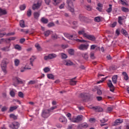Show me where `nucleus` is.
<instances>
[{
    "instance_id": "e433bc0d",
    "label": "nucleus",
    "mask_w": 129,
    "mask_h": 129,
    "mask_svg": "<svg viewBox=\"0 0 129 129\" xmlns=\"http://www.w3.org/2000/svg\"><path fill=\"white\" fill-rule=\"evenodd\" d=\"M82 126L83 128H87V127H88V124L87 123H83L82 124H80V127H81Z\"/></svg>"
},
{
    "instance_id": "ddd939ff",
    "label": "nucleus",
    "mask_w": 129,
    "mask_h": 129,
    "mask_svg": "<svg viewBox=\"0 0 129 129\" xmlns=\"http://www.w3.org/2000/svg\"><path fill=\"white\" fill-rule=\"evenodd\" d=\"M79 35H83L84 38H86L87 35V33H85V29L83 28L81 30L78 31Z\"/></svg>"
},
{
    "instance_id": "7ed1b4c3",
    "label": "nucleus",
    "mask_w": 129,
    "mask_h": 129,
    "mask_svg": "<svg viewBox=\"0 0 129 129\" xmlns=\"http://www.w3.org/2000/svg\"><path fill=\"white\" fill-rule=\"evenodd\" d=\"M83 119V116L82 115H78L77 117L73 116L72 118V122H75L77 123L80 122Z\"/></svg>"
},
{
    "instance_id": "c85d7f7f",
    "label": "nucleus",
    "mask_w": 129,
    "mask_h": 129,
    "mask_svg": "<svg viewBox=\"0 0 129 129\" xmlns=\"http://www.w3.org/2000/svg\"><path fill=\"white\" fill-rule=\"evenodd\" d=\"M35 46L38 51H41V50H42V48H41V46H40V44H39V43L35 44Z\"/></svg>"
},
{
    "instance_id": "f8f14e48",
    "label": "nucleus",
    "mask_w": 129,
    "mask_h": 129,
    "mask_svg": "<svg viewBox=\"0 0 129 129\" xmlns=\"http://www.w3.org/2000/svg\"><path fill=\"white\" fill-rule=\"evenodd\" d=\"M94 110H95V112H101L103 111V109L100 107H92V108Z\"/></svg>"
},
{
    "instance_id": "774afa93",
    "label": "nucleus",
    "mask_w": 129,
    "mask_h": 129,
    "mask_svg": "<svg viewBox=\"0 0 129 129\" xmlns=\"http://www.w3.org/2000/svg\"><path fill=\"white\" fill-rule=\"evenodd\" d=\"M52 38L55 40L58 38V36L55 34H54L52 35Z\"/></svg>"
},
{
    "instance_id": "9d476101",
    "label": "nucleus",
    "mask_w": 129,
    "mask_h": 129,
    "mask_svg": "<svg viewBox=\"0 0 129 129\" xmlns=\"http://www.w3.org/2000/svg\"><path fill=\"white\" fill-rule=\"evenodd\" d=\"M59 121L60 122L63 123V124H66V123H67L68 120L66 117L61 116L59 118Z\"/></svg>"
},
{
    "instance_id": "4d7b16f0",
    "label": "nucleus",
    "mask_w": 129,
    "mask_h": 129,
    "mask_svg": "<svg viewBox=\"0 0 129 129\" xmlns=\"http://www.w3.org/2000/svg\"><path fill=\"white\" fill-rule=\"evenodd\" d=\"M56 108H57L56 106H54L51 107L50 108L48 109V110H49V111H50V112H52V110H54V109H56Z\"/></svg>"
},
{
    "instance_id": "6ab92c4d",
    "label": "nucleus",
    "mask_w": 129,
    "mask_h": 129,
    "mask_svg": "<svg viewBox=\"0 0 129 129\" xmlns=\"http://www.w3.org/2000/svg\"><path fill=\"white\" fill-rule=\"evenodd\" d=\"M84 8L85 9V10H86L87 11H89V12L92 11V7H91V6L90 5L85 6Z\"/></svg>"
},
{
    "instance_id": "4be33fe9",
    "label": "nucleus",
    "mask_w": 129,
    "mask_h": 129,
    "mask_svg": "<svg viewBox=\"0 0 129 129\" xmlns=\"http://www.w3.org/2000/svg\"><path fill=\"white\" fill-rule=\"evenodd\" d=\"M2 51H4V52H8L10 51V46H6L3 48H1Z\"/></svg>"
},
{
    "instance_id": "bb28decb",
    "label": "nucleus",
    "mask_w": 129,
    "mask_h": 129,
    "mask_svg": "<svg viewBox=\"0 0 129 129\" xmlns=\"http://www.w3.org/2000/svg\"><path fill=\"white\" fill-rule=\"evenodd\" d=\"M18 107H19V106H15L11 107L10 108V111L12 112L14 111V110H16V109H17Z\"/></svg>"
},
{
    "instance_id": "79ce46f5",
    "label": "nucleus",
    "mask_w": 129,
    "mask_h": 129,
    "mask_svg": "<svg viewBox=\"0 0 129 129\" xmlns=\"http://www.w3.org/2000/svg\"><path fill=\"white\" fill-rule=\"evenodd\" d=\"M10 117L11 118H13V119H17V118H18V117H17V116H16L15 114H11L10 115Z\"/></svg>"
},
{
    "instance_id": "0eeeda50",
    "label": "nucleus",
    "mask_w": 129,
    "mask_h": 129,
    "mask_svg": "<svg viewBox=\"0 0 129 129\" xmlns=\"http://www.w3.org/2000/svg\"><path fill=\"white\" fill-rule=\"evenodd\" d=\"M41 6H42V0H39L37 2V4H33L32 6V10L35 11V10L39 9Z\"/></svg>"
},
{
    "instance_id": "49530a36",
    "label": "nucleus",
    "mask_w": 129,
    "mask_h": 129,
    "mask_svg": "<svg viewBox=\"0 0 129 129\" xmlns=\"http://www.w3.org/2000/svg\"><path fill=\"white\" fill-rule=\"evenodd\" d=\"M94 21H95V22L99 23V22H100V21H101L100 17H95L94 19Z\"/></svg>"
},
{
    "instance_id": "1a4fd4ad",
    "label": "nucleus",
    "mask_w": 129,
    "mask_h": 129,
    "mask_svg": "<svg viewBox=\"0 0 129 129\" xmlns=\"http://www.w3.org/2000/svg\"><path fill=\"white\" fill-rule=\"evenodd\" d=\"M86 38L88 39V40H90V41H92L93 42L96 40V38L94 35H89L88 34L86 35Z\"/></svg>"
},
{
    "instance_id": "2f4dec72",
    "label": "nucleus",
    "mask_w": 129,
    "mask_h": 129,
    "mask_svg": "<svg viewBox=\"0 0 129 129\" xmlns=\"http://www.w3.org/2000/svg\"><path fill=\"white\" fill-rule=\"evenodd\" d=\"M47 76L48 79H52V80H54V75H53L52 74H47Z\"/></svg>"
},
{
    "instance_id": "412c9836",
    "label": "nucleus",
    "mask_w": 129,
    "mask_h": 129,
    "mask_svg": "<svg viewBox=\"0 0 129 129\" xmlns=\"http://www.w3.org/2000/svg\"><path fill=\"white\" fill-rule=\"evenodd\" d=\"M51 33H52V31L50 30H46L44 32L43 34H44V36H45V37H48L49 35L51 34Z\"/></svg>"
},
{
    "instance_id": "f3484780",
    "label": "nucleus",
    "mask_w": 129,
    "mask_h": 129,
    "mask_svg": "<svg viewBox=\"0 0 129 129\" xmlns=\"http://www.w3.org/2000/svg\"><path fill=\"white\" fill-rule=\"evenodd\" d=\"M94 49H96V50H100V47H98L97 45L95 44H93L91 45L90 49L91 50H94Z\"/></svg>"
},
{
    "instance_id": "f03ea898",
    "label": "nucleus",
    "mask_w": 129,
    "mask_h": 129,
    "mask_svg": "<svg viewBox=\"0 0 129 129\" xmlns=\"http://www.w3.org/2000/svg\"><path fill=\"white\" fill-rule=\"evenodd\" d=\"M73 2L75 0H67V4L68 6V9L72 13H74V6H73Z\"/></svg>"
},
{
    "instance_id": "20e7f679",
    "label": "nucleus",
    "mask_w": 129,
    "mask_h": 129,
    "mask_svg": "<svg viewBox=\"0 0 129 129\" xmlns=\"http://www.w3.org/2000/svg\"><path fill=\"white\" fill-rule=\"evenodd\" d=\"M50 112H51L49 109L42 110L41 113L42 117H43V118H47V117H49L50 115Z\"/></svg>"
},
{
    "instance_id": "09e8293b",
    "label": "nucleus",
    "mask_w": 129,
    "mask_h": 129,
    "mask_svg": "<svg viewBox=\"0 0 129 129\" xmlns=\"http://www.w3.org/2000/svg\"><path fill=\"white\" fill-rule=\"evenodd\" d=\"M27 15L28 17H31V16H32V10L30 9L28 10L27 13Z\"/></svg>"
},
{
    "instance_id": "aec40b11",
    "label": "nucleus",
    "mask_w": 129,
    "mask_h": 129,
    "mask_svg": "<svg viewBox=\"0 0 129 129\" xmlns=\"http://www.w3.org/2000/svg\"><path fill=\"white\" fill-rule=\"evenodd\" d=\"M61 2H62V0H52L53 4L54 6H57V5H59Z\"/></svg>"
},
{
    "instance_id": "bf43d9fd",
    "label": "nucleus",
    "mask_w": 129,
    "mask_h": 129,
    "mask_svg": "<svg viewBox=\"0 0 129 129\" xmlns=\"http://www.w3.org/2000/svg\"><path fill=\"white\" fill-rule=\"evenodd\" d=\"M110 89V91H111V92H114V86L113 85V86L109 87Z\"/></svg>"
},
{
    "instance_id": "7c9ffc66",
    "label": "nucleus",
    "mask_w": 129,
    "mask_h": 129,
    "mask_svg": "<svg viewBox=\"0 0 129 129\" xmlns=\"http://www.w3.org/2000/svg\"><path fill=\"white\" fill-rule=\"evenodd\" d=\"M0 14L1 15H7V11L5 10L2 9L0 8Z\"/></svg>"
},
{
    "instance_id": "a211bd4d",
    "label": "nucleus",
    "mask_w": 129,
    "mask_h": 129,
    "mask_svg": "<svg viewBox=\"0 0 129 129\" xmlns=\"http://www.w3.org/2000/svg\"><path fill=\"white\" fill-rule=\"evenodd\" d=\"M113 108H114V106H110L107 108L106 111L107 112H111L113 110Z\"/></svg>"
},
{
    "instance_id": "0e129e2a",
    "label": "nucleus",
    "mask_w": 129,
    "mask_h": 129,
    "mask_svg": "<svg viewBox=\"0 0 129 129\" xmlns=\"http://www.w3.org/2000/svg\"><path fill=\"white\" fill-rule=\"evenodd\" d=\"M8 109V108L6 106L5 107H3L2 108V111H3V112H5V111H7V110Z\"/></svg>"
},
{
    "instance_id": "37998d69",
    "label": "nucleus",
    "mask_w": 129,
    "mask_h": 129,
    "mask_svg": "<svg viewBox=\"0 0 129 129\" xmlns=\"http://www.w3.org/2000/svg\"><path fill=\"white\" fill-rule=\"evenodd\" d=\"M15 49H17V50H19L20 51V50H22V47L20 46L19 44H17L15 46Z\"/></svg>"
},
{
    "instance_id": "6e6d98bb",
    "label": "nucleus",
    "mask_w": 129,
    "mask_h": 129,
    "mask_svg": "<svg viewBox=\"0 0 129 129\" xmlns=\"http://www.w3.org/2000/svg\"><path fill=\"white\" fill-rule=\"evenodd\" d=\"M43 71L45 72V73H47V72H49V71H50V68L46 67L43 69Z\"/></svg>"
},
{
    "instance_id": "13d9d810",
    "label": "nucleus",
    "mask_w": 129,
    "mask_h": 129,
    "mask_svg": "<svg viewBox=\"0 0 129 129\" xmlns=\"http://www.w3.org/2000/svg\"><path fill=\"white\" fill-rule=\"evenodd\" d=\"M122 34L125 36H126L127 35V32H126V30L122 29Z\"/></svg>"
},
{
    "instance_id": "f704fd0d",
    "label": "nucleus",
    "mask_w": 129,
    "mask_h": 129,
    "mask_svg": "<svg viewBox=\"0 0 129 129\" xmlns=\"http://www.w3.org/2000/svg\"><path fill=\"white\" fill-rule=\"evenodd\" d=\"M109 7L108 9H107V10H106L107 13H108V14H109V13H111V11H112V5H109Z\"/></svg>"
},
{
    "instance_id": "cd10ccee",
    "label": "nucleus",
    "mask_w": 129,
    "mask_h": 129,
    "mask_svg": "<svg viewBox=\"0 0 129 129\" xmlns=\"http://www.w3.org/2000/svg\"><path fill=\"white\" fill-rule=\"evenodd\" d=\"M76 83H77V81H73V80H71L70 81V85H73V86H74V85H76Z\"/></svg>"
},
{
    "instance_id": "a878e982",
    "label": "nucleus",
    "mask_w": 129,
    "mask_h": 129,
    "mask_svg": "<svg viewBox=\"0 0 129 129\" xmlns=\"http://www.w3.org/2000/svg\"><path fill=\"white\" fill-rule=\"evenodd\" d=\"M16 80L17 81L18 84H23L24 81H22V79L19 78H16Z\"/></svg>"
},
{
    "instance_id": "a19ab883",
    "label": "nucleus",
    "mask_w": 129,
    "mask_h": 129,
    "mask_svg": "<svg viewBox=\"0 0 129 129\" xmlns=\"http://www.w3.org/2000/svg\"><path fill=\"white\" fill-rule=\"evenodd\" d=\"M15 66H18L20 64V60L16 59L14 61Z\"/></svg>"
},
{
    "instance_id": "338daca9",
    "label": "nucleus",
    "mask_w": 129,
    "mask_h": 129,
    "mask_svg": "<svg viewBox=\"0 0 129 129\" xmlns=\"http://www.w3.org/2000/svg\"><path fill=\"white\" fill-rule=\"evenodd\" d=\"M54 26V23H49L48 24V27L49 28H51V27H53Z\"/></svg>"
},
{
    "instance_id": "f257e3e1",
    "label": "nucleus",
    "mask_w": 129,
    "mask_h": 129,
    "mask_svg": "<svg viewBox=\"0 0 129 129\" xmlns=\"http://www.w3.org/2000/svg\"><path fill=\"white\" fill-rule=\"evenodd\" d=\"M63 35L64 36L68 38V39H69L70 40H75L76 41V42H79V43H85L86 42V40H81L79 39H75L74 36L69 33H64Z\"/></svg>"
},
{
    "instance_id": "423d86ee",
    "label": "nucleus",
    "mask_w": 129,
    "mask_h": 129,
    "mask_svg": "<svg viewBox=\"0 0 129 129\" xmlns=\"http://www.w3.org/2000/svg\"><path fill=\"white\" fill-rule=\"evenodd\" d=\"M57 57V54L55 53H50L48 55H45L44 57V59L45 61L47 60H52V59H54V58H56Z\"/></svg>"
},
{
    "instance_id": "2eb2a0df",
    "label": "nucleus",
    "mask_w": 129,
    "mask_h": 129,
    "mask_svg": "<svg viewBox=\"0 0 129 129\" xmlns=\"http://www.w3.org/2000/svg\"><path fill=\"white\" fill-rule=\"evenodd\" d=\"M63 64L67 66H71V65H73V62L70 60H67L63 61Z\"/></svg>"
},
{
    "instance_id": "e2e57ef3",
    "label": "nucleus",
    "mask_w": 129,
    "mask_h": 129,
    "mask_svg": "<svg viewBox=\"0 0 129 129\" xmlns=\"http://www.w3.org/2000/svg\"><path fill=\"white\" fill-rule=\"evenodd\" d=\"M106 79V77L102 78L101 81H99L97 82V84H99V83H102V82L104 81Z\"/></svg>"
},
{
    "instance_id": "9b49d317",
    "label": "nucleus",
    "mask_w": 129,
    "mask_h": 129,
    "mask_svg": "<svg viewBox=\"0 0 129 129\" xmlns=\"http://www.w3.org/2000/svg\"><path fill=\"white\" fill-rule=\"evenodd\" d=\"M88 47H89V45L88 44H81L79 46V49L80 50H87Z\"/></svg>"
},
{
    "instance_id": "de8ad7c7",
    "label": "nucleus",
    "mask_w": 129,
    "mask_h": 129,
    "mask_svg": "<svg viewBox=\"0 0 129 129\" xmlns=\"http://www.w3.org/2000/svg\"><path fill=\"white\" fill-rule=\"evenodd\" d=\"M67 116L68 117L69 119L71 121H72V118H71V113H68L67 114H66Z\"/></svg>"
},
{
    "instance_id": "864d4df0",
    "label": "nucleus",
    "mask_w": 129,
    "mask_h": 129,
    "mask_svg": "<svg viewBox=\"0 0 129 129\" xmlns=\"http://www.w3.org/2000/svg\"><path fill=\"white\" fill-rule=\"evenodd\" d=\"M27 69L31 70V68H27V67H24L23 69H21V72H25V70H27Z\"/></svg>"
},
{
    "instance_id": "39448f33",
    "label": "nucleus",
    "mask_w": 129,
    "mask_h": 129,
    "mask_svg": "<svg viewBox=\"0 0 129 129\" xmlns=\"http://www.w3.org/2000/svg\"><path fill=\"white\" fill-rule=\"evenodd\" d=\"M7 64H8V61H7V59L6 58L3 59L1 63V67L4 73H7Z\"/></svg>"
},
{
    "instance_id": "473e14b6",
    "label": "nucleus",
    "mask_w": 129,
    "mask_h": 129,
    "mask_svg": "<svg viewBox=\"0 0 129 129\" xmlns=\"http://www.w3.org/2000/svg\"><path fill=\"white\" fill-rule=\"evenodd\" d=\"M39 16L40 13H39L38 12H35L34 13V17L35 19H38V18H39Z\"/></svg>"
},
{
    "instance_id": "5701e85b",
    "label": "nucleus",
    "mask_w": 129,
    "mask_h": 129,
    "mask_svg": "<svg viewBox=\"0 0 129 129\" xmlns=\"http://www.w3.org/2000/svg\"><path fill=\"white\" fill-rule=\"evenodd\" d=\"M41 22H42L43 24H48V19L44 17H42L41 19Z\"/></svg>"
},
{
    "instance_id": "603ef678",
    "label": "nucleus",
    "mask_w": 129,
    "mask_h": 129,
    "mask_svg": "<svg viewBox=\"0 0 129 129\" xmlns=\"http://www.w3.org/2000/svg\"><path fill=\"white\" fill-rule=\"evenodd\" d=\"M61 58L62 59H66L67 58V55L65 53H61Z\"/></svg>"
},
{
    "instance_id": "8fccbe9b",
    "label": "nucleus",
    "mask_w": 129,
    "mask_h": 129,
    "mask_svg": "<svg viewBox=\"0 0 129 129\" xmlns=\"http://www.w3.org/2000/svg\"><path fill=\"white\" fill-rule=\"evenodd\" d=\"M10 94L12 97H15V95H16V94L13 90L10 91Z\"/></svg>"
},
{
    "instance_id": "b1692460",
    "label": "nucleus",
    "mask_w": 129,
    "mask_h": 129,
    "mask_svg": "<svg viewBox=\"0 0 129 129\" xmlns=\"http://www.w3.org/2000/svg\"><path fill=\"white\" fill-rule=\"evenodd\" d=\"M20 26L21 28H25V27H26L25 21L23 20L20 21Z\"/></svg>"
},
{
    "instance_id": "c756f323",
    "label": "nucleus",
    "mask_w": 129,
    "mask_h": 129,
    "mask_svg": "<svg viewBox=\"0 0 129 129\" xmlns=\"http://www.w3.org/2000/svg\"><path fill=\"white\" fill-rule=\"evenodd\" d=\"M16 38L15 37H10L9 38L6 39V42H11V41H14L16 40Z\"/></svg>"
},
{
    "instance_id": "69168bd1",
    "label": "nucleus",
    "mask_w": 129,
    "mask_h": 129,
    "mask_svg": "<svg viewBox=\"0 0 129 129\" xmlns=\"http://www.w3.org/2000/svg\"><path fill=\"white\" fill-rule=\"evenodd\" d=\"M90 57L91 59H95V57L94 56V53L93 52H91L90 54Z\"/></svg>"
},
{
    "instance_id": "c03bdc74",
    "label": "nucleus",
    "mask_w": 129,
    "mask_h": 129,
    "mask_svg": "<svg viewBox=\"0 0 129 129\" xmlns=\"http://www.w3.org/2000/svg\"><path fill=\"white\" fill-rule=\"evenodd\" d=\"M68 52L70 55H74V49H70Z\"/></svg>"
},
{
    "instance_id": "4468645a",
    "label": "nucleus",
    "mask_w": 129,
    "mask_h": 129,
    "mask_svg": "<svg viewBox=\"0 0 129 129\" xmlns=\"http://www.w3.org/2000/svg\"><path fill=\"white\" fill-rule=\"evenodd\" d=\"M122 122H123V119H118L115 121L113 125V126H115L116 125H118V124H120V123H122Z\"/></svg>"
},
{
    "instance_id": "58836bf2",
    "label": "nucleus",
    "mask_w": 129,
    "mask_h": 129,
    "mask_svg": "<svg viewBox=\"0 0 129 129\" xmlns=\"http://www.w3.org/2000/svg\"><path fill=\"white\" fill-rule=\"evenodd\" d=\"M82 56L86 60H87V59H88V54L87 53H82Z\"/></svg>"
},
{
    "instance_id": "6e6552de",
    "label": "nucleus",
    "mask_w": 129,
    "mask_h": 129,
    "mask_svg": "<svg viewBox=\"0 0 129 129\" xmlns=\"http://www.w3.org/2000/svg\"><path fill=\"white\" fill-rule=\"evenodd\" d=\"M10 127L12 129H18L20 127V123L18 122H14L12 125H10Z\"/></svg>"
},
{
    "instance_id": "dca6fc26",
    "label": "nucleus",
    "mask_w": 129,
    "mask_h": 129,
    "mask_svg": "<svg viewBox=\"0 0 129 129\" xmlns=\"http://www.w3.org/2000/svg\"><path fill=\"white\" fill-rule=\"evenodd\" d=\"M112 81L113 84H116L117 82V75H114L112 77Z\"/></svg>"
},
{
    "instance_id": "c9c22d12",
    "label": "nucleus",
    "mask_w": 129,
    "mask_h": 129,
    "mask_svg": "<svg viewBox=\"0 0 129 129\" xmlns=\"http://www.w3.org/2000/svg\"><path fill=\"white\" fill-rule=\"evenodd\" d=\"M37 82L35 80H31L28 83V85H33V84H36V83Z\"/></svg>"
},
{
    "instance_id": "5fc2aeb1",
    "label": "nucleus",
    "mask_w": 129,
    "mask_h": 129,
    "mask_svg": "<svg viewBox=\"0 0 129 129\" xmlns=\"http://www.w3.org/2000/svg\"><path fill=\"white\" fill-rule=\"evenodd\" d=\"M34 60H35L34 57L30 58V65H31V66H33V61Z\"/></svg>"
},
{
    "instance_id": "4c0bfd02",
    "label": "nucleus",
    "mask_w": 129,
    "mask_h": 129,
    "mask_svg": "<svg viewBox=\"0 0 129 129\" xmlns=\"http://www.w3.org/2000/svg\"><path fill=\"white\" fill-rule=\"evenodd\" d=\"M107 85L108 87H111V86H113V84H112V82H111V80H109L108 81Z\"/></svg>"
},
{
    "instance_id": "3c124183",
    "label": "nucleus",
    "mask_w": 129,
    "mask_h": 129,
    "mask_svg": "<svg viewBox=\"0 0 129 129\" xmlns=\"http://www.w3.org/2000/svg\"><path fill=\"white\" fill-rule=\"evenodd\" d=\"M18 96L19 97H21V98H24V93L22 92H19L18 93Z\"/></svg>"
},
{
    "instance_id": "052dcab7",
    "label": "nucleus",
    "mask_w": 129,
    "mask_h": 129,
    "mask_svg": "<svg viewBox=\"0 0 129 129\" xmlns=\"http://www.w3.org/2000/svg\"><path fill=\"white\" fill-rule=\"evenodd\" d=\"M96 99L98 101H101V100L103 99V98L101 96H97L96 97Z\"/></svg>"
},
{
    "instance_id": "ea45409f",
    "label": "nucleus",
    "mask_w": 129,
    "mask_h": 129,
    "mask_svg": "<svg viewBox=\"0 0 129 129\" xmlns=\"http://www.w3.org/2000/svg\"><path fill=\"white\" fill-rule=\"evenodd\" d=\"M122 18H121V17H118V23L120 24V25H122Z\"/></svg>"
},
{
    "instance_id": "680f3d73",
    "label": "nucleus",
    "mask_w": 129,
    "mask_h": 129,
    "mask_svg": "<svg viewBox=\"0 0 129 129\" xmlns=\"http://www.w3.org/2000/svg\"><path fill=\"white\" fill-rule=\"evenodd\" d=\"M97 94H98V95H101L102 94V92L101 91V90L100 89H97Z\"/></svg>"
},
{
    "instance_id": "393cba45",
    "label": "nucleus",
    "mask_w": 129,
    "mask_h": 129,
    "mask_svg": "<svg viewBox=\"0 0 129 129\" xmlns=\"http://www.w3.org/2000/svg\"><path fill=\"white\" fill-rule=\"evenodd\" d=\"M79 19L81 22H84L85 21L86 17L82 16V15H80L79 17Z\"/></svg>"
},
{
    "instance_id": "72a5a7b5",
    "label": "nucleus",
    "mask_w": 129,
    "mask_h": 129,
    "mask_svg": "<svg viewBox=\"0 0 129 129\" xmlns=\"http://www.w3.org/2000/svg\"><path fill=\"white\" fill-rule=\"evenodd\" d=\"M121 11L122 12H123L124 13H127L128 12V9L126 8L125 7H121Z\"/></svg>"
},
{
    "instance_id": "a18cd8bd",
    "label": "nucleus",
    "mask_w": 129,
    "mask_h": 129,
    "mask_svg": "<svg viewBox=\"0 0 129 129\" xmlns=\"http://www.w3.org/2000/svg\"><path fill=\"white\" fill-rule=\"evenodd\" d=\"M20 9L21 11H24L26 9V5H22L20 6Z\"/></svg>"
}]
</instances>
